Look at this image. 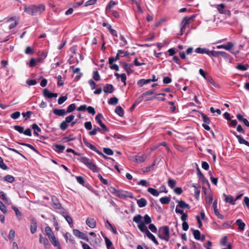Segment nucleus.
I'll return each mask as SVG.
<instances>
[{"label": "nucleus", "instance_id": "54", "mask_svg": "<svg viewBox=\"0 0 249 249\" xmlns=\"http://www.w3.org/2000/svg\"><path fill=\"white\" fill-rule=\"evenodd\" d=\"M100 241L99 238L95 237L94 241H91L90 242V244L93 246H99Z\"/></svg>", "mask_w": 249, "mask_h": 249}, {"label": "nucleus", "instance_id": "17", "mask_svg": "<svg viewBox=\"0 0 249 249\" xmlns=\"http://www.w3.org/2000/svg\"><path fill=\"white\" fill-rule=\"evenodd\" d=\"M146 158V156L145 155L142 156H135L134 157V161L137 163H142L145 161Z\"/></svg>", "mask_w": 249, "mask_h": 249}, {"label": "nucleus", "instance_id": "7", "mask_svg": "<svg viewBox=\"0 0 249 249\" xmlns=\"http://www.w3.org/2000/svg\"><path fill=\"white\" fill-rule=\"evenodd\" d=\"M73 233L74 235L79 237L80 239H83L87 242H89V238L86 236L85 234L82 232H81L78 230L74 229L73 230Z\"/></svg>", "mask_w": 249, "mask_h": 249}, {"label": "nucleus", "instance_id": "30", "mask_svg": "<svg viewBox=\"0 0 249 249\" xmlns=\"http://www.w3.org/2000/svg\"><path fill=\"white\" fill-rule=\"evenodd\" d=\"M236 224L238 226V229L240 231H243L245 227V224L240 219H238L236 221Z\"/></svg>", "mask_w": 249, "mask_h": 249}, {"label": "nucleus", "instance_id": "14", "mask_svg": "<svg viewBox=\"0 0 249 249\" xmlns=\"http://www.w3.org/2000/svg\"><path fill=\"white\" fill-rule=\"evenodd\" d=\"M234 46L233 43L231 42H229L227 43V45H218L216 46L217 49H224L226 50L229 51L231 50V48H232Z\"/></svg>", "mask_w": 249, "mask_h": 249}, {"label": "nucleus", "instance_id": "42", "mask_svg": "<svg viewBox=\"0 0 249 249\" xmlns=\"http://www.w3.org/2000/svg\"><path fill=\"white\" fill-rule=\"evenodd\" d=\"M108 103L110 105H116L118 103V99L116 97H112L109 99Z\"/></svg>", "mask_w": 249, "mask_h": 249}, {"label": "nucleus", "instance_id": "12", "mask_svg": "<svg viewBox=\"0 0 249 249\" xmlns=\"http://www.w3.org/2000/svg\"><path fill=\"white\" fill-rule=\"evenodd\" d=\"M211 51L209 50L208 49L204 48H201L200 47H198L195 50V52L197 53L204 54L206 53L210 56Z\"/></svg>", "mask_w": 249, "mask_h": 249}, {"label": "nucleus", "instance_id": "50", "mask_svg": "<svg viewBox=\"0 0 249 249\" xmlns=\"http://www.w3.org/2000/svg\"><path fill=\"white\" fill-rule=\"evenodd\" d=\"M39 242L40 243H44L45 245L49 244V241L48 239L45 237H42L41 234L39 235Z\"/></svg>", "mask_w": 249, "mask_h": 249}, {"label": "nucleus", "instance_id": "26", "mask_svg": "<svg viewBox=\"0 0 249 249\" xmlns=\"http://www.w3.org/2000/svg\"><path fill=\"white\" fill-rule=\"evenodd\" d=\"M84 142L85 144L89 148H90L91 150L95 151L96 153H98V152L99 151L98 150L96 147L93 145V144H91L90 143L88 142L87 141H85L84 140Z\"/></svg>", "mask_w": 249, "mask_h": 249}, {"label": "nucleus", "instance_id": "24", "mask_svg": "<svg viewBox=\"0 0 249 249\" xmlns=\"http://www.w3.org/2000/svg\"><path fill=\"white\" fill-rule=\"evenodd\" d=\"M36 229H37L36 222L35 220H33L31 221V226H30L31 232L32 234H34V233H35L36 232Z\"/></svg>", "mask_w": 249, "mask_h": 249}, {"label": "nucleus", "instance_id": "34", "mask_svg": "<svg viewBox=\"0 0 249 249\" xmlns=\"http://www.w3.org/2000/svg\"><path fill=\"white\" fill-rule=\"evenodd\" d=\"M45 231L49 239L51 238V236H54L51 228L49 226L45 228Z\"/></svg>", "mask_w": 249, "mask_h": 249}, {"label": "nucleus", "instance_id": "23", "mask_svg": "<svg viewBox=\"0 0 249 249\" xmlns=\"http://www.w3.org/2000/svg\"><path fill=\"white\" fill-rule=\"evenodd\" d=\"M138 206L140 208L145 207L147 205V201L144 198H141L137 200Z\"/></svg>", "mask_w": 249, "mask_h": 249}, {"label": "nucleus", "instance_id": "9", "mask_svg": "<svg viewBox=\"0 0 249 249\" xmlns=\"http://www.w3.org/2000/svg\"><path fill=\"white\" fill-rule=\"evenodd\" d=\"M121 64L122 67L126 71L128 74L133 72V71L131 69L133 66L132 64H127L125 62H121Z\"/></svg>", "mask_w": 249, "mask_h": 249}, {"label": "nucleus", "instance_id": "27", "mask_svg": "<svg viewBox=\"0 0 249 249\" xmlns=\"http://www.w3.org/2000/svg\"><path fill=\"white\" fill-rule=\"evenodd\" d=\"M236 137L240 144H244L249 147V142L244 140L241 135H236Z\"/></svg>", "mask_w": 249, "mask_h": 249}, {"label": "nucleus", "instance_id": "58", "mask_svg": "<svg viewBox=\"0 0 249 249\" xmlns=\"http://www.w3.org/2000/svg\"><path fill=\"white\" fill-rule=\"evenodd\" d=\"M67 99V96H61L58 98V104L59 105L62 104Z\"/></svg>", "mask_w": 249, "mask_h": 249}, {"label": "nucleus", "instance_id": "63", "mask_svg": "<svg viewBox=\"0 0 249 249\" xmlns=\"http://www.w3.org/2000/svg\"><path fill=\"white\" fill-rule=\"evenodd\" d=\"M25 53L27 54H32L34 53V50L31 47L28 46L25 49Z\"/></svg>", "mask_w": 249, "mask_h": 249}, {"label": "nucleus", "instance_id": "39", "mask_svg": "<svg viewBox=\"0 0 249 249\" xmlns=\"http://www.w3.org/2000/svg\"><path fill=\"white\" fill-rule=\"evenodd\" d=\"M14 21V22L13 23H12L11 24H10V25L9 26V29H13L14 28H15L18 25V22L14 20V18H10L7 20V22H10V21Z\"/></svg>", "mask_w": 249, "mask_h": 249}, {"label": "nucleus", "instance_id": "10", "mask_svg": "<svg viewBox=\"0 0 249 249\" xmlns=\"http://www.w3.org/2000/svg\"><path fill=\"white\" fill-rule=\"evenodd\" d=\"M43 95L48 98H56L58 96L56 93H51L47 89H44L43 90Z\"/></svg>", "mask_w": 249, "mask_h": 249}, {"label": "nucleus", "instance_id": "48", "mask_svg": "<svg viewBox=\"0 0 249 249\" xmlns=\"http://www.w3.org/2000/svg\"><path fill=\"white\" fill-rule=\"evenodd\" d=\"M14 128L19 133L22 134L24 132V127L19 125H16L14 126Z\"/></svg>", "mask_w": 249, "mask_h": 249}, {"label": "nucleus", "instance_id": "36", "mask_svg": "<svg viewBox=\"0 0 249 249\" xmlns=\"http://www.w3.org/2000/svg\"><path fill=\"white\" fill-rule=\"evenodd\" d=\"M57 149L55 150L57 152L62 153L65 148V146L60 144H55L53 145Z\"/></svg>", "mask_w": 249, "mask_h": 249}, {"label": "nucleus", "instance_id": "51", "mask_svg": "<svg viewBox=\"0 0 249 249\" xmlns=\"http://www.w3.org/2000/svg\"><path fill=\"white\" fill-rule=\"evenodd\" d=\"M18 143L20 145H25V146H27L28 147L30 148L31 149L33 150L35 152H37V150L33 145H32L30 144L23 143V142H18Z\"/></svg>", "mask_w": 249, "mask_h": 249}, {"label": "nucleus", "instance_id": "32", "mask_svg": "<svg viewBox=\"0 0 249 249\" xmlns=\"http://www.w3.org/2000/svg\"><path fill=\"white\" fill-rule=\"evenodd\" d=\"M224 196H225V201L226 202H229L230 203H231V204H232V205L235 204V200L234 199L233 197H232V196H227L225 194H224Z\"/></svg>", "mask_w": 249, "mask_h": 249}, {"label": "nucleus", "instance_id": "57", "mask_svg": "<svg viewBox=\"0 0 249 249\" xmlns=\"http://www.w3.org/2000/svg\"><path fill=\"white\" fill-rule=\"evenodd\" d=\"M93 78L95 81H99L100 80V75L97 71H94L93 72Z\"/></svg>", "mask_w": 249, "mask_h": 249}, {"label": "nucleus", "instance_id": "37", "mask_svg": "<svg viewBox=\"0 0 249 249\" xmlns=\"http://www.w3.org/2000/svg\"><path fill=\"white\" fill-rule=\"evenodd\" d=\"M201 115L202 118L203 122L205 124H209L211 122V120L209 117L206 116L204 113H201Z\"/></svg>", "mask_w": 249, "mask_h": 249}, {"label": "nucleus", "instance_id": "64", "mask_svg": "<svg viewBox=\"0 0 249 249\" xmlns=\"http://www.w3.org/2000/svg\"><path fill=\"white\" fill-rule=\"evenodd\" d=\"M84 126L87 130H90L92 129V124L90 122H85Z\"/></svg>", "mask_w": 249, "mask_h": 249}, {"label": "nucleus", "instance_id": "2", "mask_svg": "<svg viewBox=\"0 0 249 249\" xmlns=\"http://www.w3.org/2000/svg\"><path fill=\"white\" fill-rule=\"evenodd\" d=\"M78 160L86 165L88 168L93 172H98L99 171V169L93 163L92 160L86 157H82L78 158Z\"/></svg>", "mask_w": 249, "mask_h": 249}, {"label": "nucleus", "instance_id": "16", "mask_svg": "<svg viewBox=\"0 0 249 249\" xmlns=\"http://www.w3.org/2000/svg\"><path fill=\"white\" fill-rule=\"evenodd\" d=\"M121 50H119L118 51V53H117L116 56L115 57H110L109 58L108 62L110 65H111L113 62L116 61L118 60L121 56V54L122 53Z\"/></svg>", "mask_w": 249, "mask_h": 249}, {"label": "nucleus", "instance_id": "5", "mask_svg": "<svg viewBox=\"0 0 249 249\" xmlns=\"http://www.w3.org/2000/svg\"><path fill=\"white\" fill-rule=\"evenodd\" d=\"M219 56H222L224 58L228 59L229 54L225 52L211 51L210 53V57H218Z\"/></svg>", "mask_w": 249, "mask_h": 249}, {"label": "nucleus", "instance_id": "22", "mask_svg": "<svg viewBox=\"0 0 249 249\" xmlns=\"http://www.w3.org/2000/svg\"><path fill=\"white\" fill-rule=\"evenodd\" d=\"M236 117L239 121L242 122L246 126L249 127V122L247 119L243 118L242 115L238 114Z\"/></svg>", "mask_w": 249, "mask_h": 249}, {"label": "nucleus", "instance_id": "21", "mask_svg": "<svg viewBox=\"0 0 249 249\" xmlns=\"http://www.w3.org/2000/svg\"><path fill=\"white\" fill-rule=\"evenodd\" d=\"M103 90L105 93H111L113 92L114 87L112 85L107 84L105 86Z\"/></svg>", "mask_w": 249, "mask_h": 249}, {"label": "nucleus", "instance_id": "19", "mask_svg": "<svg viewBox=\"0 0 249 249\" xmlns=\"http://www.w3.org/2000/svg\"><path fill=\"white\" fill-rule=\"evenodd\" d=\"M53 113L59 116H64L67 114V112L64 109H54L53 110Z\"/></svg>", "mask_w": 249, "mask_h": 249}, {"label": "nucleus", "instance_id": "62", "mask_svg": "<svg viewBox=\"0 0 249 249\" xmlns=\"http://www.w3.org/2000/svg\"><path fill=\"white\" fill-rule=\"evenodd\" d=\"M20 115V112L19 111H16L11 115V117L13 119H17L19 117Z\"/></svg>", "mask_w": 249, "mask_h": 249}, {"label": "nucleus", "instance_id": "25", "mask_svg": "<svg viewBox=\"0 0 249 249\" xmlns=\"http://www.w3.org/2000/svg\"><path fill=\"white\" fill-rule=\"evenodd\" d=\"M64 237L66 239L67 242L69 240L72 243H74V239L73 237L71 235V233L67 232L64 235Z\"/></svg>", "mask_w": 249, "mask_h": 249}, {"label": "nucleus", "instance_id": "40", "mask_svg": "<svg viewBox=\"0 0 249 249\" xmlns=\"http://www.w3.org/2000/svg\"><path fill=\"white\" fill-rule=\"evenodd\" d=\"M4 180L8 182L12 183L14 181L15 178L13 176L8 175L4 177Z\"/></svg>", "mask_w": 249, "mask_h": 249}, {"label": "nucleus", "instance_id": "33", "mask_svg": "<svg viewBox=\"0 0 249 249\" xmlns=\"http://www.w3.org/2000/svg\"><path fill=\"white\" fill-rule=\"evenodd\" d=\"M170 200L171 198L169 196L162 197L160 199V203L162 204H167L170 202Z\"/></svg>", "mask_w": 249, "mask_h": 249}, {"label": "nucleus", "instance_id": "3", "mask_svg": "<svg viewBox=\"0 0 249 249\" xmlns=\"http://www.w3.org/2000/svg\"><path fill=\"white\" fill-rule=\"evenodd\" d=\"M142 216L140 214H137L133 217V221L139 223L138 227L140 231L146 234L149 231L146 228L145 224L142 223Z\"/></svg>", "mask_w": 249, "mask_h": 249}, {"label": "nucleus", "instance_id": "29", "mask_svg": "<svg viewBox=\"0 0 249 249\" xmlns=\"http://www.w3.org/2000/svg\"><path fill=\"white\" fill-rule=\"evenodd\" d=\"M146 235L147 237L151 239L156 245H158L159 244V242L155 238V236L152 234L150 231H149Z\"/></svg>", "mask_w": 249, "mask_h": 249}, {"label": "nucleus", "instance_id": "6", "mask_svg": "<svg viewBox=\"0 0 249 249\" xmlns=\"http://www.w3.org/2000/svg\"><path fill=\"white\" fill-rule=\"evenodd\" d=\"M120 198H125L129 197L130 198H134V197L130 193L125 192L122 190H118L116 196Z\"/></svg>", "mask_w": 249, "mask_h": 249}, {"label": "nucleus", "instance_id": "55", "mask_svg": "<svg viewBox=\"0 0 249 249\" xmlns=\"http://www.w3.org/2000/svg\"><path fill=\"white\" fill-rule=\"evenodd\" d=\"M75 108V105L74 104H71L67 108V113H70L72 112Z\"/></svg>", "mask_w": 249, "mask_h": 249}, {"label": "nucleus", "instance_id": "38", "mask_svg": "<svg viewBox=\"0 0 249 249\" xmlns=\"http://www.w3.org/2000/svg\"><path fill=\"white\" fill-rule=\"evenodd\" d=\"M13 209L15 211L16 215L17 216L18 220H19V221L21 220V217H22V214L20 213V212L16 207H13Z\"/></svg>", "mask_w": 249, "mask_h": 249}, {"label": "nucleus", "instance_id": "49", "mask_svg": "<svg viewBox=\"0 0 249 249\" xmlns=\"http://www.w3.org/2000/svg\"><path fill=\"white\" fill-rule=\"evenodd\" d=\"M66 220L68 222L69 224L70 225L71 227H73V220L71 216H70L69 214L68 215H66V217L65 218Z\"/></svg>", "mask_w": 249, "mask_h": 249}, {"label": "nucleus", "instance_id": "45", "mask_svg": "<svg viewBox=\"0 0 249 249\" xmlns=\"http://www.w3.org/2000/svg\"><path fill=\"white\" fill-rule=\"evenodd\" d=\"M176 184L177 182L175 180L169 179L168 180V185L171 188H174L176 185Z\"/></svg>", "mask_w": 249, "mask_h": 249}, {"label": "nucleus", "instance_id": "46", "mask_svg": "<svg viewBox=\"0 0 249 249\" xmlns=\"http://www.w3.org/2000/svg\"><path fill=\"white\" fill-rule=\"evenodd\" d=\"M103 152L107 155L111 156L113 155V151L109 148H104Z\"/></svg>", "mask_w": 249, "mask_h": 249}, {"label": "nucleus", "instance_id": "43", "mask_svg": "<svg viewBox=\"0 0 249 249\" xmlns=\"http://www.w3.org/2000/svg\"><path fill=\"white\" fill-rule=\"evenodd\" d=\"M117 5V2L113 0H111L107 6L106 7V11H107L108 10H110L113 6Z\"/></svg>", "mask_w": 249, "mask_h": 249}, {"label": "nucleus", "instance_id": "44", "mask_svg": "<svg viewBox=\"0 0 249 249\" xmlns=\"http://www.w3.org/2000/svg\"><path fill=\"white\" fill-rule=\"evenodd\" d=\"M200 232L198 230H194L193 231V235L196 239L199 240L200 239Z\"/></svg>", "mask_w": 249, "mask_h": 249}, {"label": "nucleus", "instance_id": "1", "mask_svg": "<svg viewBox=\"0 0 249 249\" xmlns=\"http://www.w3.org/2000/svg\"><path fill=\"white\" fill-rule=\"evenodd\" d=\"M24 9V12L28 14L35 16L41 14L45 10V6L43 4H40L37 5H25Z\"/></svg>", "mask_w": 249, "mask_h": 249}, {"label": "nucleus", "instance_id": "53", "mask_svg": "<svg viewBox=\"0 0 249 249\" xmlns=\"http://www.w3.org/2000/svg\"><path fill=\"white\" fill-rule=\"evenodd\" d=\"M0 210L4 213H6L7 212V210L5 205L2 202L0 201Z\"/></svg>", "mask_w": 249, "mask_h": 249}, {"label": "nucleus", "instance_id": "56", "mask_svg": "<svg viewBox=\"0 0 249 249\" xmlns=\"http://www.w3.org/2000/svg\"><path fill=\"white\" fill-rule=\"evenodd\" d=\"M75 139V138L72 135H69L68 137H65L62 139V141L64 142H67L71 141H73Z\"/></svg>", "mask_w": 249, "mask_h": 249}, {"label": "nucleus", "instance_id": "13", "mask_svg": "<svg viewBox=\"0 0 249 249\" xmlns=\"http://www.w3.org/2000/svg\"><path fill=\"white\" fill-rule=\"evenodd\" d=\"M52 245L57 247V249H61L60 243L57 239L56 238L55 236H51V238L49 239Z\"/></svg>", "mask_w": 249, "mask_h": 249}, {"label": "nucleus", "instance_id": "11", "mask_svg": "<svg viewBox=\"0 0 249 249\" xmlns=\"http://www.w3.org/2000/svg\"><path fill=\"white\" fill-rule=\"evenodd\" d=\"M194 17H191L189 18L187 17H185L184 18L183 20L184 21V23L183 26L181 28V35H182V32L184 30H185L186 26L189 25L191 23V21L194 20Z\"/></svg>", "mask_w": 249, "mask_h": 249}, {"label": "nucleus", "instance_id": "60", "mask_svg": "<svg viewBox=\"0 0 249 249\" xmlns=\"http://www.w3.org/2000/svg\"><path fill=\"white\" fill-rule=\"evenodd\" d=\"M155 92V90H154V89H150V90H149L148 91H146L144 92H143L141 96L142 97H143V96H146V95H152V94H154Z\"/></svg>", "mask_w": 249, "mask_h": 249}, {"label": "nucleus", "instance_id": "47", "mask_svg": "<svg viewBox=\"0 0 249 249\" xmlns=\"http://www.w3.org/2000/svg\"><path fill=\"white\" fill-rule=\"evenodd\" d=\"M77 181L80 184L84 186L85 180L84 178L81 176H77L76 177Z\"/></svg>", "mask_w": 249, "mask_h": 249}, {"label": "nucleus", "instance_id": "41", "mask_svg": "<svg viewBox=\"0 0 249 249\" xmlns=\"http://www.w3.org/2000/svg\"><path fill=\"white\" fill-rule=\"evenodd\" d=\"M144 221L143 222H142V223L144 224H151V219L150 217V216L148 214H145L144 217Z\"/></svg>", "mask_w": 249, "mask_h": 249}, {"label": "nucleus", "instance_id": "4", "mask_svg": "<svg viewBox=\"0 0 249 249\" xmlns=\"http://www.w3.org/2000/svg\"><path fill=\"white\" fill-rule=\"evenodd\" d=\"M159 232L161 233L164 237L165 241L168 242L170 238L169 228L167 226L161 227L159 229Z\"/></svg>", "mask_w": 249, "mask_h": 249}, {"label": "nucleus", "instance_id": "35", "mask_svg": "<svg viewBox=\"0 0 249 249\" xmlns=\"http://www.w3.org/2000/svg\"><path fill=\"white\" fill-rule=\"evenodd\" d=\"M147 191L151 193L152 195L155 196H157L159 195V192L155 189L152 188H148Z\"/></svg>", "mask_w": 249, "mask_h": 249}, {"label": "nucleus", "instance_id": "8", "mask_svg": "<svg viewBox=\"0 0 249 249\" xmlns=\"http://www.w3.org/2000/svg\"><path fill=\"white\" fill-rule=\"evenodd\" d=\"M216 8L220 14H226L228 15H230L231 14L229 10L225 9V5L224 4H217L216 5Z\"/></svg>", "mask_w": 249, "mask_h": 249}, {"label": "nucleus", "instance_id": "31", "mask_svg": "<svg viewBox=\"0 0 249 249\" xmlns=\"http://www.w3.org/2000/svg\"><path fill=\"white\" fill-rule=\"evenodd\" d=\"M151 82V79H140L139 80L137 84L140 87H142L145 84H147Z\"/></svg>", "mask_w": 249, "mask_h": 249}, {"label": "nucleus", "instance_id": "15", "mask_svg": "<svg viewBox=\"0 0 249 249\" xmlns=\"http://www.w3.org/2000/svg\"><path fill=\"white\" fill-rule=\"evenodd\" d=\"M175 211L176 213L181 214V219L183 222H186V221L188 218V215L186 213H184L183 210L178 209V207H177Z\"/></svg>", "mask_w": 249, "mask_h": 249}, {"label": "nucleus", "instance_id": "59", "mask_svg": "<svg viewBox=\"0 0 249 249\" xmlns=\"http://www.w3.org/2000/svg\"><path fill=\"white\" fill-rule=\"evenodd\" d=\"M102 118H103V115L101 113H98L95 117V120L99 124L103 123L101 120Z\"/></svg>", "mask_w": 249, "mask_h": 249}, {"label": "nucleus", "instance_id": "61", "mask_svg": "<svg viewBox=\"0 0 249 249\" xmlns=\"http://www.w3.org/2000/svg\"><path fill=\"white\" fill-rule=\"evenodd\" d=\"M0 167L3 170H7V166L3 162V159L0 157Z\"/></svg>", "mask_w": 249, "mask_h": 249}, {"label": "nucleus", "instance_id": "20", "mask_svg": "<svg viewBox=\"0 0 249 249\" xmlns=\"http://www.w3.org/2000/svg\"><path fill=\"white\" fill-rule=\"evenodd\" d=\"M86 222L87 225L91 228H94L96 227V221L93 218H88Z\"/></svg>", "mask_w": 249, "mask_h": 249}, {"label": "nucleus", "instance_id": "28", "mask_svg": "<svg viewBox=\"0 0 249 249\" xmlns=\"http://www.w3.org/2000/svg\"><path fill=\"white\" fill-rule=\"evenodd\" d=\"M115 112L120 117H123L124 116V111L123 108L120 106L116 107L115 109Z\"/></svg>", "mask_w": 249, "mask_h": 249}, {"label": "nucleus", "instance_id": "18", "mask_svg": "<svg viewBox=\"0 0 249 249\" xmlns=\"http://www.w3.org/2000/svg\"><path fill=\"white\" fill-rule=\"evenodd\" d=\"M177 202L178 203V205L177 206H178L179 208L181 209H188L190 208V207L189 204H187L183 200H177Z\"/></svg>", "mask_w": 249, "mask_h": 249}, {"label": "nucleus", "instance_id": "52", "mask_svg": "<svg viewBox=\"0 0 249 249\" xmlns=\"http://www.w3.org/2000/svg\"><path fill=\"white\" fill-rule=\"evenodd\" d=\"M68 126V123H67L65 121H63L60 124V128L62 130H66Z\"/></svg>", "mask_w": 249, "mask_h": 249}]
</instances>
